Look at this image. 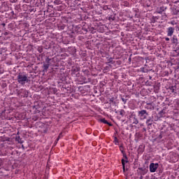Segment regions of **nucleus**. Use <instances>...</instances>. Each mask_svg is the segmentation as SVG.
<instances>
[{
	"mask_svg": "<svg viewBox=\"0 0 179 179\" xmlns=\"http://www.w3.org/2000/svg\"><path fill=\"white\" fill-rule=\"evenodd\" d=\"M17 80L20 85H26V83H29V78H27V76L21 73L18 74Z\"/></svg>",
	"mask_w": 179,
	"mask_h": 179,
	"instance_id": "nucleus-1",
	"label": "nucleus"
},
{
	"mask_svg": "<svg viewBox=\"0 0 179 179\" xmlns=\"http://www.w3.org/2000/svg\"><path fill=\"white\" fill-rule=\"evenodd\" d=\"M129 120L131 124H134L135 125H138V124H139V120L136 118V115H131Z\"/></svg>",
	"mask_w": 179,
	"mask_h": 179,
	"instance_id": "nucleus-2",
	"label": "nucleus"
},
{
	"mask_svg": "<svg viewBox=\"0 0 179 179\" xmlns=\"http://www.w3.org/2000/svg\"><path fill=\"white\" fill-rule=\"evenodd\" d=\"M146 115H149V113H148V111H146V110H142L138 111V117H140L141 120H146Z\"/></svg>",
	"mask_w": 179,
	"mask_h": 179,
	"instance_id": "nucleus-3",
	"label": "nucleus"
},
{
	"mask_svg": "<svg viewBox=\"0 0 179 179\" xmlns=\"http://www.w3.org/2000/svg\"><path fill=\"white\" fill-rule=\"evenodd\" d=\"M157 167H159V164L151 163L150 164V171L151 173H155L157 170Z\"/></svg>",
	"mask_w": 179,
	"mask_h": 179,
	"instance_id": "nucleus-4",
	"label": "nucleus"
},
{
	"mask_svg": "<svg viewBox=\"0 0 179 179\" xmlns=\"http://www.w3.org/2000/svg\"><path fill=\"white\" fill-rule=\"evenodd\" d=\"M48 64H44L43 66V72H47L48 71V69L50 68V62L51 61V59L48 58L47 59Z\"/></svg>",
	"mask_w": 179,
	"mask_h": 179,
	"instance_id": "nucleus-5",
	"label": "nucleus"
},
{
	"mask_svg": "<svg viewBox=\"0 0 179 179\" xmlns=\"http://www.w3.org/2000/svg\"><path fill=\"white\" fill-rule=\"evenodd\" d=\"M174 30L175 29L173 27H169L168 31H167V36H169V37H171V36H173V34H174Z\"/></svg>",
	"mask_w": 179,
	"mask_h": 179,
	"instance_id": "nucleus-6",
	"label": "nucleus"
},
{
	"mask_svg": "<svg viewBox=\"0 0 179 179\" xmlns=\"http://www.w3.org/2000/svg\"><path fill=\"white\" fill-rule=\"evenodd\" d=\"M165 9L166 8H164V6L157 8L156 12H157V13H159L160 15H162V13H163V12H164Z\"/></svg>",
	"mask_w": 179,
	"mask_h": 179,
	"instance_id": "nucleus-7",
	"label": "nucleus"
},
{
	"mask_svg": "<svg viewBox=\"0 0 179 179\" xmlns=\"http://www.w3.org/2000/svg\"><path fill=\"white\" fill-rule=\"evenodd\" d=\"M171 41H172L173 44H175L176 45H177V44H178V38H177V36H176V35H174L173 36Z\"/></svg>",
	"mask_w": 179,
	"mask_h": 179,
	"instance_id": "nucleus-8",
	"label": "nucleus"
},
{
	"mask_svg": "<svg viewBox=\"0 0 179 179\" xmlns=\"http://www.w3.org/2000/svg\"><path fill=\"white\" fill-rule=\"evenodd\" d=\"M120 149L122 153H123L124 157L126 159V160H128V157H127V154H125V153L124 152V145H121L120 146Z\"/></svg>",
	"mask_w": 179,
	"mask_h": 179,
	"instance_id": "nucleus-9",
	"label": "nucleus"
},
{
	"mask_svg": "<svg viewBox=\"0 0 179 179\" xmlns=\"http://www.w3.org/2000/svg\"><path fill=\"white\" fill-rule=\"evenodd\" d=\"M101 122H103V124H107V125H109V127H113V124L108 122L105 118L101 119Z\"/></svg>",
	"mask_w": 179,
	"mask_h": 179,
	"instance_id": "nucleus-10",
	"label": "nucleus"
},
{
	"mask_svg": "<svg viewBox=\"0 0 179 179\" xmlns=\"http://www.w3.org/2000/svg\"><path fill=\"white\" fill-rule=\"evenodd\" d=\"M71 71L72 72H74V73H76V72H79V71H80V69H79V67L77 66H73Z\"/></svg>",
	"mask_w": 179,
	"mask_h": 179,
	"instance_id": "nucleus-11",
	"label": "nucleus"
},
{
	"mask_svg": "<svg viewBox=\"0 0 179 179\" xmlns=\"http://www.w3.org/2000/svg\"><path fill=\"white\" fill-rule=\"evenodd\" d=\"M169 90L171 92V93H177L176 92L177 90L176 86L169 87Z\"/></svg>",
	"mask_w": 179,
	"mask_h": 179,
	"instance_id": "nucleus-12",
	"label": "nucleus"
},
{
	"mask_svg": "<svg viewBox=\"0 0 179 179\" xmlns=\"http://www.w3.org/2000/svg\"><path fill=\"white\" fill-rule=\"evenodd\" d=\"M146 124L148 127L152 126V124H153V120L152 119H148L146 121Z\"/></svg>",
	"mask_w": 179,
	"mask_h": 179,
	"instance_id": "nucleus-13",
	"label": "nucleus"
},
{
	"mask_svg": "<svg viewBox=\"0 0 179 179\" xmlns=\"http://www.w3.org/2000/svg\"><path fill=\"white\" fill-rule=\"evenodd\" d=\"M15 141L18 142V143H23V141H22V138H20V136H17L15 138Z\"/></svg>",
	"mask_w": 179,
	"mask_h": 179,
	"instance_id": "nucleus-14",
	"label": "nucleus"
},
{
	"mask_svg": "<svg viewBox=\"0 0 179 179\" xmlns=\"http://www.w3.org/2000/svg\"><path fill=\"white\" fill-rule=\"evenodd\" d=\"M122 164L123 167V171H125V160H124V159H122Z\"/></svg>",
	"mask_w": 179,
	"mask_h": 179,
	"instance_id": "nucleus-15",
	"label": "nucleus"
},
{
	"mask_svg": "<svg viewBox=\"0 0 179 179\" xmlns=\"http://www.w3.org/2000/svg\"><path fill=\"white\" fill-rule=\"evenodd\" d=\"M120 115H121L122 117H124L125 115V110H121L120 111Z\"/></svg>",
	"mask_w": 179,
	"mask_h": 179,
	"instance_id": "nucleus-16",
	"label": "nucleus"
},
{
	"mask_svg": "<svg viewBox=\"0 0 179 179\" xmlns=\"http://www.w3.org/2000/svg\"><path fill=\"white\" fill-rule=\"evenodd\" d=\"M113 142H114L115 145H118L119 141H118V138L116 136L114 137Z\"/></svg>",
	"mask_w": 179,
	"mask_h": 179,
	"instance_id": "nucleus-17",
	"label": "nucleus"
},
{
	"mask_svg": "<svg viewBox=\"0 0 179 179\" xmlns=\"http://www.w3.org/2000/svg\"><path fill=\"white\" fill-rule=\"evenodd\" d=\"M54 3L55 5H59L61 3V1H59V0H55Z\"/></svg>",
	"mask_w": 179,
	"mask_h": 179,
	"instance_id": "nucleus-18",
	"label": "nucleus"
},
{
	"mask_svg": "<svg viewBox=\"0 0 179 179\" xmlns=\"http://www.w3.org/2000/svg\"><path fill=\"white\" fill-rule=\"evenodd\" d=\"M111 62H113V58H110V59H108V64H110V63H111Z\"/></svg>",
	"mask_w": 179,
	"mask_h": 179,
	"instance_id": "nucleus-19",
	"label": "nucleus"
},
{
	"mask_svg": "<svg viewBox=\"0 0 179 179\" xmlns=\"http://www.w3.org/2000/svg\"><path fill=\"white\" fill-rule=\"evenodd\" d=\"M122 101H123L125 103H127V99L122 98Z\"/></svg>",
	"mask_w": 179,
	"mask_h": 179,
	"instance_id": "nucleus-20",
	"label": "nucleus"
},
{
	"mask_svg": "<svg viewBox=\"0 0 179 179\" xmlns=\"http://www.w3.org/2000/svg\"><path fill=\"white\" fill-rule=\"evenodd\" d=\"M165 40H166V41H170V38H165Z\"/></svg>",
	"mask_w": 179,
	"mask_h": 179,
	"instance_id": "nucleus-21",
	"label": "nucleus"
},
{
	"mask_svg": "<svg viewBox=\"0 0 179 179\" xmlns=\"http://www.w3.org/2000/svg\"><path fill=\"white\" fill-rule=\"evenodd\" d=\"M61 136H62V133H60L59 135V138H61Z\"/></svg>",
	"mask_w": 179,
	"mask_h": 179,
	"instance_id": "nucleus-22",
	"label": "nucleus"
},
{
	"mask_svg": "<svg viewBox=\"0 0 179 179\" xmlns=\"http://www.w3.org/2000/svg\"><path fill=\"white\" fill-rule=\"evenodd\" d=\"M59 141V137L58 136V138L56 139V142H58Z\"/></svg>",
	"mask_w": 179,
	"mask_h": 179,
	"instance_id": "nucleus-23",
	"label": "nucleus"
},
{
	"mask_svg": "<svg viewBox=\"0 0 179 179\" xmlns=\"http://www.w3.org/2000/svg\"><path fill=\"white\" fill-rule=\"evenodd\" d=\"M132 61V59L131 57L129 58V62H131Z\"/></svg>",
	"mask_w": 179,
	"mask_h": 179,
	"instance_id": "nucleus-24",
	"label": "nucleus"
},
{
	"mask_svg": "<svg viewBox=\"0 0 179 179\" xmlns=\"http://www.w3.org/2000/svg\"><path fill=\"white\" fill-rule=\"evenodd\" d=\"M171 24H172L173 26H174V22L172 21V22H171Z\"/></svg>",
	"mask_w": 179,
	"mask_h": 179,
	"instance_id": "nucleus-25",
	"label": "nucleus"
},
{
	"mask_svg": "<svg viewBox=\"0 0 179 179\" xmlns=\"http://www.w3.org/2000/svg\"><path fill=\"white\" fill-rule=\"evenodd\" d=\"M8 32H6V33L4 34V36H8Z\"/></svg>",
	"mask_w": 179,
	"mask_h": 179,
	"instance_id": "nucleus-26",
	"label": "nucleus"
},
{
	"mask_svg": "<svg viewBox=\"0 0 179 179\" xmlns=\"http://www.w3.org/2000/svg\"><path fill=\"white\" fill-rule=\"evenodd\" d=\"M140 179H143V176L142 175L140 176Z\"/></svg>",
	"mask_w": 179,
	"mask_h": 179,
	"instance_id": "nucleus-27",
	"label": "nucleus"
},
{
	"mask_svg": "<svg viewBox=\"0 0 179 179\" xmlns=\"http://www.w3.org/2000/svg\"><path fill=\"white\" fill-rule=\"evenodd\" d=\"M150 79H152V76H150Z\"/></svg>",
	"mask_w": 179,
	"mask_h": 179,
	"instance_id": "nucleus-28",
	"label": "nucleus"
},
{
	"mask_svg": "<svg viewBox=\"0 0 179 179\" xmlns=\"http://www.w3.org/2000/svg\"><path fill=\"white\" fill-rule=\"evenodd\" d=\"M3 26H5V24H2Z\"/></svg>",
	"mask_w": 179,
	"mask_h": 179,
	"instance_id": "nucleus-29",
	"label": "nucleus"
},
{
	"mask_svg": "<svg viewBox=\"0 0 179 179\" xmlns=\"http://www.w3.org/2000/svg\"><path fill=\"white\" fill-rule=\"evenodd\" d=\"M144 131H146V129H143Z\"/></svg>",
	"mask_w": 179,
	"mask_h": 179,
	"instance_id": "nucleus-30",
	"label": "nucleus"
},
{
	"mask_svg": "<svg viewBox=\"0 0 179 179\" xmlns=\"http://www.w3.org/2000/svg\"><path fill=\"white\" fill-rule=\"evenodd\" d=\"M139 170H143V169H139Z\"/></svg>",
	"mask_w": 179,
	"mask_h": 179,
	"instance_id": "nucleus-31",
	"label": "nucleus"
}]
</instances>
